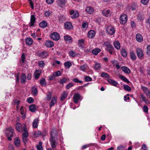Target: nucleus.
Listing matches in <instances>:
<instances>
[{
    "label": "nucleus",
    "mask_w": 150,
    "mask_h": 150,
    "mask_svg": "<svg viewBox=\"0 0 150 150\" xmlns=\"http://www.w3.org/2000/svg\"><path fill=\"white\" fill-rule=\"evenodd\" d=\"M46 46L48 47H52L54 45L53 42L51 41H47L45 43Z\"/></svg>",
    "instance_id": "nucleus-21"
},
{
    "label": "nucleus",
    "mask_w": 150,
    "mask_h": 150,
    "mask_svg": "<svg viewBox=\"0 0 150 150\" xmlns=\"http://www.w3.org/2000/svg\"><path fill=\"white\" fill-rule=\"evenodd\" d=\"M125 148V146L121 145L117 147V150H124Z\"/></svg>",
    "instance_id": "nucleus-57"
},
{
    "label": "nucleus",
    "mask_w": 150,
    "mask_h": 150,
    "mask_svg": "<svg viewBox=\"0 0 150 150\" xmlns=\"http://www.w3.org/2000/svg\"><path fill=\"white\" fill-rule=\"evenodd\" d=\"M121 69L124 72L129 74L130 73V69L127 67H122L121 68Z\"/></svg>",
    "instance_id": "nucleus-20"
},
{
    "label": "nucleus",
    "mask_w": 150,
    "mask_h": 150,
    "mask_svg": "<svg viewBox=\"0 0 150 150\" xmlns=\"http://www.w3.org/2000/svg\"><path fill=\"white\" fill-rule=\"evenodd\" d=\"M87 65L86 64H84L80 66L79 69L83 71H86L87 69Z\"/></svg>",
    "instance_id": "nucleus-36"
},
{
    "label": "nucleus",
    "mask_w": 150,
    "mask_h": 150,
    "mask_svg": "<svg viewBox=\"0 0 150 150\" xmlns=\"http://www.w3.org/2000/svg\"><path fill=\"white\" fill-rule=\"evenodd\" d=\"M14 144L16 146H18L20 144V140L19 138H16L14 141Z\"/></svg>",
    "instance_id": "nucleus-39"
},
{
    "label": "nucleus",
    "mask_w": 150,
    "mask_h": 150,
    "mask_svg": "<svg viewBox=\"0 0 150 150\" xmlns=\"http://www.w3.org/2000/svg\"><path fill=\"white\" fill-rule=\"evenodd\" d=\"M103 45L106 47L105 50L108 51L113 47L112 45L110 44V43L108 42H104Z\"/></svg>",
    "instance_id": "nucleus-12"
},
{
    "label": "nucleus",
    "mask_w": 150,
    "mask_h": 150,
    "mask_svg": "<svg viewBox=\"0 0 150 150\" xmlns=\"http://www.w3.org/2000/svg\"><path fill=\"white\" fill-rule=\"evenodd\" d=\"M65 28L67 29H70L73 28V26L71 23L69 22H65L64 24Z\"/></svg>",
    "instance_id": "nucleus-15"
},
{
    "label": "nucleus",
    "mask_w": 150,
    "mask_h": 150,
    "mask_svg": "<svg viewBox=\"0 0 150 150\" xmlns=\"http://www.w3.org/2000/svg\"><path fill=\"white\" fill-rule=\"evenodd\" d=\"M37 54L42 59L47 57L48 56V54L47 52L45 51L38 52Z\"/></svg>",
    "instance_id": "nucleus-7"
},
{
    "label": "nucleus",
    "mask_w": 150,
    "mask_h": 150,
    "mask_svg": "<svg viewBox=\"0 0 150 150\" xmlns=\"http://www.w3.org/2000/svg\"><path fill=\"white\" fill-rule=\"evenodd\" d=\"M86 12L89 14H92L94 11L93 8L91 7H87L86 9Z\"/></svg>",
    "instance_id": "nucleus-19"
},
{
    "label": "nucleus",
    "mask_w": 150,
    "mask_h": 150,
    "mask_svg": "<svg viewBox=\"0 0 150 150\" xmlns=\"http://www.w3.org/2000/svg\"><path fill=\"white\" fill-rule=\"evenodd\" d=\"M40 26L42 28H45L47 26V23L45 21H44L41 22L39 24Z\"/></svg>",
    "instance_id": "nucleus-35"
},
{
    "label": "nucleus",
    "mask_w": 150,
    "mask_h": 150,
    "mask_svg": "<svg viewBox=\"0 0 150 150\" xmlns=\"http://www.w3.org/2000/svg\"><path fill=\"white\" fill-rule=\"evenodd\" d=\"M61 75V72L60 71H58L56 72H54L53 73V75L54 76H58Z\"/></svg>",
    "instance_id": "nucleus-44"
},
{
    "label": "nucleus",
    "mask_w": 150,
    "mask_h": 150,
    "mask_svg": "<svg viewBox=\"0 0 150 150\" xmlns=\"http://www.w3.org/2000/svg\"><path fill=\"white\" fill-rule=\"evenodd\" d=\"M13 130L12 127H9L6 129V134L8 140H12L11 137L13 136Z\"/></svg>",
    "instance_id": "nucleus-2"
},
{
    "label": "nucleus",
    "mask_w": 150,
    "mask_h": 150,
    "mask_svg": "<svg viewBox=\"0 0 150 150\" xmlns=\"http://www.w3.org/2000/svg\"><path fill=\"white\" fill-rule=\"evenodd\" d=\"M113 44L117 50H119L120 48V44L118 41L114 42Z\"/></svg>",
    "instance_id": "nucleus-24"
},
{
    "label": "nucleus",
    "mask_w": 150,
    "mask_h": 150,
    "mask_svg": "<svg viewBox=\"0 0 150 150\" xmlns=\"http://www.w3.org/2000/svg\"><path fill=\"white\" fill-rule=\"evenodd\" d=\"M28 1L32 8V9H34V6L33 5V3L32 2V0H28Z\"/></svg>",
    "instance_id": "nucleus-63"
},
{
    "label": "nucleus",
    "mask_w": 150,
    "mask_h": 150,
    "mask_svg": "<svg viewBox=\"0 0 150 150\" xmlns=\"http://www.w3.org/2000/svg\"><path fill=\"white\" fill-rule=\"evenodd\" d=\"M32 91L33 93V95L36 96L38 94V92L37 89L35 86H33L32 87Z\"/></svg>",
    "instance_id": "nucleus-29"
},
{
    "label": "nucleus",
    "mask_w": 150,
    "mask_h": 150,
    "mask_svg": "<svg viewBox=\"0 0 150 150\" xmlns=\"http://www.w3.org/2000/svg\"><path fill=\"white\" fill-rule=\"evenodd\" d=\"M57 102V100L55 98H52V100L50 104V108H51Z\"/></svg>",
    "instance_id": "nucleus-27"
},
{
    "label": "nucleus",
    "mask_w": 150,
    "mask_h": 150,
    "mask_svg": "<svg viewBox=\"0 0 150 150\" xmlns=\"http://www.w3.org/2000/svg\"><path fill=\"white\" fill-rule=\"evenodd\" d=\"M67 95L68 94L65 91H64L63 94L61 96V100L63 101L67 97Z\"/></svg>",
    "instance_id": "nucleus-30"
},
{
    "label": "nucleus",
    "mask_w": 150,
    "mask_h": 150,
    "mask_svg": "<svg viewBox=\"0 0 150 150\" xmlns=\"http://www.w3.org/2000/svg\"><path fill=\"white\" fill-rule=\"evenodd\" d=\"M21 61L23 63L25 62V53H23L21 56Z\"/></svg>",
    "instance_id": "nucleus-50"
},
{
    "label": "nucleus",
    "mask_w": 150,
    "mask_h": 150,
    "mask_svg": "<svg viewBox=\"0 0 150 150\" xmlns=\"http://www.w3.org/2000/svg\"><path fill=\"white\" fill-rule=\"evenodd\" d=\"M70 15H71V18H76L79 16V13L77 11H75L72 10L70 12Z\"/></svg>",
    "instance_id": "nucleus-8"
},
{
    "label": "nucleus",
    "mask_w": 150,
    "mask_h": 150,
    "mask_svg": "<svg viewBox=\"0 0 150 150\" xmlns=\"http://www.w3.org/2000/svg\"><path fill=\"white\" fill-rule=\"evenodd\" d=\"M52 97V93L51 92H49V94L47 95V99L48 100H50Z\"/></svg>",
    "instance_id": "nucleus-51"
},
{
    "label": "nucleus",
    "mask_w": 150,
    "mask_h": 150,
    "mask_svg": "<svg viewBox=\"0 0 150 150\" xmlns=\"http://www.w3.org/2000/svg\"><path fill=\"white\" fill-rule=\"evenodd\" d=\"M35 21V17L34 15H32L30 18V26H33L34 25V23Z\"/></svg>",
    "instance_id": "nucleus-22"
},
{
    "label": "nucleus",
    "mask_w": 150,
    "mask_h": 150,
    "mask_svg": "<svg viewBox=\"0 0 150 150\" xmlns=\"http://www.w3.org/2000/svg\"><path fill=\"white\" fill-rule=\"evenodd\" d=\"M130 57L131 59L134 60L136 59V56L133 51H131L130 53Z\"/></svg>",
    "instance_id": "nucleus-34"
},
{
    "label": "nucleus",
    "mask_w": 150,
    "mask_h": 150,
    "mask_svg": "<svg viewBox=\"0 0 150 150\" xmlns=\"http://www.w3.org/2000/svg\"><path fill=\"white\" fill-rule=\"evenodd\" d=\"M80 96L78 93H75L74 94L73 97L74 102L75 103H78L80 99Z\"/></svg>",
    "instance_id": "nucleus-11"
},
{
    "label": "nucleus",
    "mask_w": 150,
    "mask_h": 150,
    "mask_svg": "<svg viewBox=\"0 0 150 150\" xmlns=\"http://www.w3.org/2000/svg\"><path fill=\"white\" fill-rule=\"evenodd\" d=\"M108 51L110 54H113L114 53H115L114 49V47L112 48V49H111L110 50H109Z\"/></svg>",
    "instance_id": "nucleus-60"
},
{
    "label": "nucleus",
    "mask_w": 150,
    "mask_h": 150,
    "mask_svg": "<svg viewBox=\"0 0 150 150\" xmlns=\"http://www.w3.org/2000/svg\"><path fill=\"white\" fill-rule=\"evenodd\" d=\"M123 87L125 90L127 91H131V88L128 85H124Z\"/></svg>",
    "instance_id": "nucleus-43"
},
{
    "label": "nucleus",
    "mask_w": 150,
    "mask_h": 150,
    "mask_svg": "<svg viewBox=\"0 0 150 150\" xmlns=\"http://www.w3.org/2000/svg\"><path fill=\"white\" fill-rule=\"evenodd\" d=\"M137 40L139 42H141L143 41V38L142 35L139 33H137L136 36Z\"/></svg>",
    "instance_id": "nucleus-16"
},
{
    "label": "nucleus",
    "mask_w": 150,
    "mask_h": 150,
    "mask_svg": "<svg viewBox=\"0 0 150 150\" xmlns=\"http://www.w3.org/2000/svg\"><path fill=\"white\" fill-rule=\"evenodd\" d=\"M74 85L73 84L71 83H69L67 84V85L66 86V88L67 89H69L70 88L74 86Z\"/></svg>",
    "instance_id": "nucleus-49"
},
{
    "label": "nucleus",
    "mask_w": 150,
    "mask_h": 150,
    "mask_svg": "<svg viewBox=\"0 0 150 150\" xmlns=\"http://www.w3.org/2000/svg\"><path fill=\"white\" fill-rule=\"evenodd\" d=\"M122 56L124 58L127 57V53L125 49H123L121 51Z\"/></svg>",
    "instance_id": "nucleus-37"
},
{
    "label": "nucleus",
    "mask_w": 150,
    "mask_h": 150,
    "mask_svg": "<svg viewBox=\"0 0 150 150\" xmlns=\"http://www.w3.org/2000/svg\"><path fill=\"white\" fill-rule=\"evenodd\" d=\"M51 38L53 40H58L59 39V36L58 33H53L51 35Z\"/></svg>",
    "instance_id": "nucleus-10"
},
{
    "label": "nucleus",
    "mask_w": 150,
    "mask_h": 150,
    "mask_svg": "<svg viewBox=\"0 0 150 150\" xmlns=\"http://www.w3.org/2000/svg\"><path fill=\"white\" fill-rule=\"evenodd\" d=\"M64 40L66 41H68L69 43L71 42V37L69 35H65L64 37Z\"/></svg>",
    "instance_id": "nucleus-28"
},
{
    "label": "nucleus",
    "mask_w": 150,
    "mask_h": 150,
    "mask_svg": "<svg viewBox=\"0 0 150 150\" xmlns=\"http://www.w3.org/2000/svg\"><path fill=\"white\" fill-rule=\"evenodd\" d=\"M69 54L70 56L73 57H75L76 55V53L73 50L69 52Z\"/></svg>",
    "instance_id": "nucleus-45"
},
{
    "label": "nucleus",
    "mask_w": 150,
    "mask_h": 150,
    "mask_svg": "<svg viewBox=\"0 0 150 150\" xmlns=\"http://www.w3.org/2000/svg\"><path fill=\"white\" fill-rule=\"evenodd\" d=\"M147 54L150 56V45H148L147 47Z\"/></svg>",
    "instance_id": "nucleus-53"
},
{
    "label": "nucleus",
    "mask_w": 150,
    "mask_h": 150,
    "mask_svg": "<svg viewBox=\"0 0 150 150\" xmlns=\"http://www.w3.org/2000/svg\"><path fill=\"white\" fill-rule=\"evenodd\" d=\"M64 65L65 67L69 68L71 66V64L70 62L67 61L64 63Z\"/></svg>",
    "instance_id": "nucleus-46"
},
{
    "label": "nucleus",
    "mask_w": 150,
    "mask_h": 150,
    "mask_svg": "<svg viewBox=\"0 0 150 150\" xmlns=\"http://www.w3.org/2000/svg\"><path fill=\"white\" fill-rule=\"evenodd\" d=\"M120 23L124 25L127 22V17L126 14H123L121 15L120 18Z\"/></svg>",
    "instance_id": "nucleus-3"
},
{
    "label": "nucleus",
    "mask_w": 150,
    "mask_h": 150,
    "mask_svg": "<svg viewBox=\"0 0 150 150\" xmlns=\"http://www.w3.org/2000/svg\"><path fill=\"white\" fill-rule=\"evenodd\" d=\"M85 80L86 81L88 82L92 81V79L89 76H86L85 78Z\"/></svg>",
    "instance_id": "nucleus-52"
},
{
    "label": "nucleus",
    "mask_w": 150,
    "mask_h": 150,
    "mask_svg": "<svg viewBox=\"0 0 150 150\" xmlns=\"http://www.w3.org/2000/svg\"><path fill=\"white\" fill-rule=\"evenodd\" d=\"M21 128V124L18 122L16 124V129L18 131H20Z\"/></svg>",
    "instance_id": "nucleus-38"
},
{
    "label": "nucleus",
    "mask_w": 150,
    "mask_h": 150,
    "mask_svg": "<svg viewBox=\"0 0 150 150\" xmlns=\"http://www.w3.org/2000/svg\"><path fill=\"white\" fill-rule=\"evenodd\" d=\"M39 66L40 67H42L44 66L45 64L43 61H41L39 62L38 63Z\"/></svg>",
    "instance_id": "nucleus-58"
},
{
    "label": "nucleus",
    "mask_w": 150,
    "mask_h": 150,
    "mask_svg": "<svg viewBox=\"0 0 150 150\" xmlns=\"http://www.w3.org/2000/svg\"><path fill=\"white\" fill-rule=\"evenodd\" d=\"M26 79V76L24 73H22L21 74V82L24 84L25 82Z\"/></svg>",
    "instance_id": "nucleus-18"
},
{
    "label": "nucleus",
    "mask_w": 150,
    "mask_h": 150,
    "mask_svg": "<svg viewBox=\"0 0 150 150\" xmlns=\"http://www.w3.org/2000/svg\"><path fill=\"white\" fill-rule=\"evenodd\" d=\"M40 84L42 86H45L46 85L45 80L44 78H42L40 79Z\"/></svg>",
    "instance_id": "nucleus-41"
},
{
    "label": "nucleus",
    "mask_w": 150,
    "mask_h": 150,
    "mask_svg": "<svg viewBox=\"0 0 150 150\" xmlns=\"http://www.w3.org/2000/svg\"><path fill=\"white\" fill-rule=\"evenodd\" d=\"M78 45L79 47H82L83 44L84 43V40L83 39H81L78 40Z\"/></svg>",
    "instance_id": "nucleus-42"
},
{
    "label": "nucleus",
    "mask_w": 150,
    "mask_h": 150,
    "mask_svg": "<svg viewBox=\"0 0 150 150\" xmlns=\"http://www.w3.org/2000/svg\"><path fill=\"white\" fill-rule=\"evenodd\" d=\"M137 55L139 59H141L144 56V54L142 50L140 48H137L136 49Z\"/></svg>",
    "instance_id": "nucleus-4"
},
{
    "label": "nucleus",
    "mask_w": 150,
    "mask_h": 150,
    "mask_svg": "<svg viewBox=\"0 0 150 150\" xmlns=\"http://www.w3.org/2000/svg\"><path fill=\"white\" fill-rule=\"evenodd\" d=\"M142 149L143 150H147V147H146V144H143L142 145Z\"/></svg>",
    "instance_id": "nucleus-64"
},
{
    "label": "nucleus",
    "mask_w": 150,
    "mask_h": 150,
    "mask_svg": "<svg viewBox=\"0 0 150 150\" xmlns=\"http://www.w3.org/2000/svg\"><path fill=\"white\" fill-rule=\"evenodd\" d=\"M95 34L96 33L93 30H91L88 32L87 34L88 37L90 38H92L95 36Z\"/></svg>",
    "instance_id": "nucleus-14"
},
{
    "label": "nucleus",
    "mask_w": 150,
    "mask_h": 150,
    "mask_svg": "<svg viewBox=\"0 0 150 150\" xmlns=\"http://www.w3.org/2000/svg\"><path fill=\"white\" fill-rule=\"evenodd\" d=\"M100 51V50L99 48L94 49L92 51V53L94 55H97Z\"/></svg>",
    "instance_id": "nucleus-33"
},
{
    "label": "nucleus",
    "mask_w": 150,
    "mask_h": 150,
    "mask_svg": "<svg viewBox=\"0 0 150 150\" xmlns=\"http://www.w3.org/2000/svg\"><path fill=\"white\" fill-rule=\"evenodd\" d=\"M111 11L110 10H104L103 11L102 13L104 16L106 17H108L110 16L111 13Z\"/></svg>",
    "instance_id": "nucleus-13"
},
{
    "label": "nucleus",
    "mask_w": 150,
    "mask_h": 150,
    "mask_svg": "<svg viewBox=\"0 0 150 150\" xmlns=\"http://www.w3.org/2000/svg\"><path fill=\"white\" fill-rule=\"evenodd\" d=\"M119 77L122 80H123L125 82H126L127 83H130V81L128 80V79L126 77H125L123 75H120Z\"/></svg>",
    "instance_id": "nucleus-31"
},
{
    "label": "nucleus",
    "mask_w": 150,
    "mask_h": 150,
    "mask_svg": "<svg viewBox=\"0 0 150 150\" xmlns=\"http://www.w3.org/2000/svg\"><path fill=\"white\" fill-rule=\"evenodd\" d=\"M56 2L58 6L63 7L67 2V0H57Z\"/></svg>",
    "instance_id": "nucleus-9"
},
{
    "label": "nucleus",
    "mask_w": 150,
    "mask_h": 150,
    "mask_svg": "<svg viewBox=\"0 0 150 150\" xmlns=\"http://www.w3.org/2000/svg\"><path fill=\"white\" fill-rule=\"evenodd\" d=\"M58 133L56 128H52L50 132V141L52 148L54 149L56 148V145L58 144Z\"/></svg>",
    "instance_id": "nucleus-1"
},
{
    "label": "nucleus",
    "mask_w": 150,
    "mask_h": 150,
    "mask_svg": "<svg viewBox=\"0 0 150 150\" xmlns=\"http://www.w3.org/2000/svg\"><path fill=\"white\" fill-rule=\"evenodd\" d=\"M29 110L32 112H35L36 110V106L35 104L31 105L29 106Z\"/></svg>",
    "instance_id": "nucleus-25"
},
{
    "label": "nucleus",
    "mask_w": 150,
    "mask_h": 150,
    "mask_svg": "<svg viewBox=\"0 0 150 150\" xmlns=\"http://www.w3.org/2000/svg\"><path fill=\"white\" fill-rule=\"evenodd\" d=\"M142 88L146 95L148 98H150V90L147 87L142 86Z\"/></svg>",
    "instance_id": "nucleus-6"
},
{
    "label": "nucleus",
    "mask_w": 150,
    "mask_h": 150,
    "mask_svg": "<svg viewBox=\"0 0 150 150\" xmlns=\"http://www.w3.org/2000/svg\"><path fill=\"white\" fill-rule=\"evenodd\" d=\"M33 42V41L30 38H27L26 40V44L28 45H31Z\"/></svg>",
    "instance_id": "nucleus-32"
},
{
    "label": "nucleus",
    "mask_w": 150,
    "mask_h": 150,
    "mask_svg": "<svg viewBox=\"0 0 150 150\" xmlns=\"http://www.w3.org/2000/svg\"><path fill=\"white\" fill-rule=\"evenodd\" d=\"M101 76L103 77H106L109 78L110 77V76L106 73L102 72L101 74Z\"/></svg>",
    "instance_id": "nucleus-48"
},
{
    "label": "nucleus",
    "mask_w": 150,
    "mask_h": 150,
    "mask_svg": "<svg viewBox=\"0 0 150 150\" xmlns=\"http://www.w3.org/2000/svg\"><path fill=\"white\" fill-rule=\"evenodd\" d=\"M108 33L110 35H113L115 33V30L114 28L112 26H108L107 29Z\"/></svg>",
    "instance_id": "nucleus-5"
},
{
    "label": "nucleus",
    "mask_w": 150,
    "mask_h": 150,
    "mask_svg": "<svg viewBox=\"0 0 150 150\" xmlns=\"http://www.w3.org/2000/svg\"><path fill=\"white\" fill-rule=\"evenodd\" d=\"M149 0H141V2L144 5H146L148 2Z\"/></svg>",
    "instance_id": "nucleus-61"
},
{
    "label": "nucleus",
    "mask_w": 150,
    "mask_h": 150,
    "mask_svg": "<svg viewBox=\"0 0 150 150\" xmlns=\"http://www.w3.org/2000/svg\"><path fill=\"white\" fill-rule=\"evenodd\" d=\"M39 120L38 118L35 119L32 123L33 127L35 128L38 127V124Z\"/></svg>",
    "instance_id": "nucleus-17"
},
{
    "label": "nucleus",
    "mask_w": 150,
    "mask_h": 150,
    "mask_svg": "<svg viewBox=\"0 0 150 150\" xmlns=\"http://www.w3.org/2000/svg\"><path fill=\"white\" fill-rule=\"evenodd\" d=\"M82 26L83 28H86L88 27V24L86 22H83L82 25Z\"/></svg>",
    "instance_id": "nucleus-62"
},
{
    "label": "nucleus",
    "mask_w": 150,
    "mask_h": 150,
    "mask_svg": "<svg viewBox=\"0 0 150 150\" xmlns=\"http://www.w3.org/2000/svg\"><path fill=\"white\" fill-rule=\"evenodd\" d=\"M143 110L144 112L146 113L148 112V108L147 106L146 105H145L143 106Z\"/></svg>",
    "instance_id": "nucleus-54"
},
{
    "label": "nucleus",
    "mask_w": 150,
    "mask_h": 150,
    "mask_svg": "<svg viewBox=\"0 0 150 150\" xmlns=\"http://www.w3.org/2000/svg\"><path fill=\"white\" fill-rule=\"evenodd\" d=\"M33 99L31 97H29L28 99V102L29 103H33Z\"/></svg>",
    "instance_id": "nucleus-59"
},
{
    "label": "nucleus",
    "mask_w": 150,
    "mask_h": 150,
    "mask_svg": "<svg viewBox=\"0 0 150 150\" xmlns=\"http://www.w3.org/2000/svg\"><path fill=\"white\" fill-rule=\"evenodd\" d=\"M72 81L75 82H76L77 83H82V81H79L77 78H75L73 79L72 80Z\"/></svg>",
    "instance_id": "nucleus-55"
},
{
    "label": "nucleus",
    "mask_w": 150,
    "mask_h": 150,
    "mask_svg": "<svg viewBox=\"0 0 150 150\" xmlns=\"http://www.w3.org/2000/svg\"><path fill=\"white\" fill-rule=\"evenodd\" d=\"M101 68V65L100 63H97L95 64L94 68L96 70H99Z\"/></svg>",
    "instance_id": "nucleus-40"
},
{
    "label": "nucleus",
    "mask_w": 150,
    "mask_h": 150,
    "mask_svg": "<svg viewBox=\"0 0 150 150\" xmlns=\"http://www.w3.org/2000/svg\"><path fill=\"white\" fill-rule=\"evenodd\" d=\"M35 79H37L39 77L40 74L38 72H36L35 74Z\"/></svg>",
    "instance_id": "nucleus-56"
},
{
    "label": "nucleus",
    "mask_w": 150,
    "mask_h": 150,
    "mask_svg": "<svg viewBox=\"0 0 150 150\" xmlns=\"http://www.w3.org/2000/svg\"><path fill=\"white\" fill-rule=\"evenodd\" d=\"M67 79L66 78H63L61 79L60 81V83L63 84L64 83H66L67 81Z\"/></svg>",
    "instance_id": "nucleus-47"
},
{
    "label": "nucleus",
    "mask_w": 150,
    "mask_h": 150,
    "mask_svg": "<svg viewBox=\"0 0 150 150\" xmlns=\"http://www.w3.org/2000/svg\"><path fill=\"white\" fill-rule=\"evenodd\" d=\"M112 63L114 66H115L117 69H118L120 68V66L119 65L118 62L117 61L114 60L112 61Z\"/></svg>",
    "instance_id": "nucleus-23"
},
{
    "label": "nucleus",
    "mask_w": 150,
    "mask_h": 150,
    "mask_svg": "<svg viewBox=\"0 0 150 150\" xmlns=\"http://www.w3.org/2000/svg\"><path fill=\"white\" fill-rule=\"evenodd\" d=\"M107 81L109 83L112 84L114 86H116L117 84V82L115 80H112V79H108Z\"/></svg>",
    "instance_id": "nucleus-26"
}]
</instances>
